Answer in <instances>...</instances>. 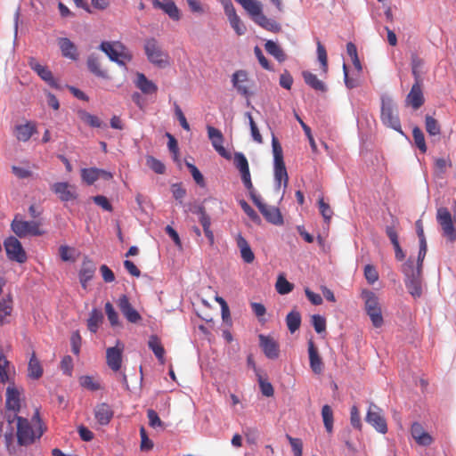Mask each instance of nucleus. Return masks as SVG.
Segmentation results:
<instances>
[{
  "mask_svg": "<svg viewBox=\"0 0 456 456\" xmlns=\"http://www.w3.org/2000/svg\"><path fill=\"white\" fill-rule=\"evenodd\" d=\"M411 434L413 439L419 445L428 446L431 444L433 442L431 436L428 432H426L423 427L418 422H414L411 425Z\"/></svg>",
  "mask_w": 456,
  "mask_h": 456,
  "instance_id": "obj_27",
  "label": "nucleus"
},
{
  "mask_svg": "<svg viewBox=\"0 0 456 456\" xmlns=\"http://www.w3.org/2000/svg\"><path fill=\"white\" fill-rule=\"evenodd\" d=\"M235 1L244 8L252 20L261 28L274 33L281 31V25L263 13V5L261 2L257 0Z\"/></svg>",
  "mask_w": 456,
  "mask_h": 456,
  "instance_id": "obj_1",
  "label": "nucleus"
},
{
  "mask_svg": "<svg viewBox=\"0 0 456 456\" xmlns=\"http://www.w3.org/2000/svg\"><path fill=\"white\" fill-rule=\"evenodd\" d=\"M381 120L384 125L389 126L395 131H401V122L398 115L394 111L392 103L390 101L382 102L381 107Z\"/></svg>",
  "mask_w": 456,
  "mask_h": 456,
  "instance_id": "obj_17",
  "label": "nucleus"
},
{
  "mask_svg": "<svg viewBox=\"0 0 456 456\" xmlns=\"http://www.w3.org/2000/svg\"><path fill=\"white\" fill-rule=\"evenodd\" d=\"M241 175V180L244 186L249 192L250 198L253 199L254 196H256L252 181L250 176L249 167L240 172Z\"/></svg>",
  "mask_w": 456,
  "mask_h": 456,
  "instance_id": "obj_50",
  "label": "nucleus"
},
{
  "mask_svg": "<svg viewBox=\"0 0 456 456\" xmlns=\"http://www.w3.org/2000/svg\"><path fill=\"white\" fill-rule=\"evenodd\" d=\"M318 206L320 213L322 216L324 221L329 224L333 215L332 209L330 208V205L324 201L323 198L319 199Z\"/></svg>",
  "mask_w": 456,
  "mask_h": 456,
  "instance_id": "obj_51",
  "label": "nucleus"
},
{
  "mask_svg": "<svg viewBox=\"0 0 456 456\" xmlns=\"http://www.w3.org/2000/svg\"><path fill=\"white\" fill-rule=\"evenodd\" d=\"M37 133V126L34 122L31 121H27L25 124L16 125L13 130V134L16 139L23 142H28L31 136Z\"/></svg>",
  "mask_w": 456,
  "mask_h": 456,
  "instance_id": "obj_23",
  "label": "nucleus"
},
{
  "mask_svg": "<svg viewBox=\"0 0 456 456\" xmlns=\"http://www.w3.org/2000/svg\"><path fill=\"white\" fill-rule=\"evenodd\" d=\"M424 102L422 81H415L406 96L405 103L413 110H418L424 104Z\"/></svg>",
  "mask_w": 456,
  "mask_h": 456,
  "instance_id": "obj_19",
  "label": "nucleus"
},
{
  "mask_svg": "<svg viewBox=\"0 0 456 456\" xmlns=\"http://www.w3.org/2000/svg\"><path fill=\"white\" fill-rule=\"evenodd\" d=\"M365 420L379 433L386 434L387 432V425L382 410L374 403H370Z\"/></svg>",
  "mask_w": 456,
  "mask_h": 456,
  "instance_id": "obj_8",
  "label": "nucleus"
},
{
  "mask_svg": "<svg viewBox=\"0 0 456 456\" xmlns=\"http://www.w3.org/2000/svg\"><path fill=\"white\" fill-rule=\"evenodd\" d=\"M224 13L228 18L231 27L238 36L244 35L247 28L240 18L238 16L233 4L231 0H220Z\"/></svg>",
  "mask_w": 456,
  "mask_h": 456,
  "instance_id": "obj_11",
  "label": "nucleus"
},
{
  "mask_svg": "<svg viewBox=\"0 0 456 456\" xmlns=\"http://www.w3.org/2000/svg\"><path fill=\"white\" fill-rule=\"evenodd\" d=\"M232 84L241 96L248 98L252 95L251 83L246 70L240 69L235 71L232 76Z\"/></svg>",
  "mask_w": 456,
  "mask_h": 456,
  "instance_id": "obj_13",
  "label": "nucleus"
},
{
  "mask_svg": "<svg viewBox=\"0 0 456 456\" xmlns=\"http://www.w3.org/2000/svg\"><path fill=\"white\" fill-rule=\"evenodd\" d=\"M236 242L243 261L247 264H251L255 259V255L247 240L241 234H238Z\"/></svg>",
  "mask_w": 456,
  "mask_h": 456,
  "instance_id": "obj_29",
  "label": "nucleus"
},
{
  "mask_svg": "<svg viewBox=\"0 0 456 456\" xmlns=\"http://www.w3.org/2000/svg\"><path fill=\"white\" fill-rule=\"evenodd\" d=\"M135 86L145 94H155L158 91V86L142 73H137Z\"/></svg>",
  "mask_w": 456,
  "mask_h": 456,
  "instance_id": "obj_30",
  "label": "nucleus"
},
{
  "mask_svg": "<svg viewBox=\"0 0 456 456\" xmlns=\"http://www.w3.org/2000/svg\"><path fill=\"white\" fill-rule=\"evenodd\" d=\"M265 51L273 55L279 62H283L286 60V54L282 48L272 40L266 41L265 44Z\"/></svg>",
  "mask_w": 456,
  "mask_h": 456,
  "instance_id": "obj_36",
  "label": "nucleus"
},
{
  "mask_svg": "<svg viewBox=\"0 0 456 456\" xmlns=\"http://www.w3.org/2000/svg\"><path fill=\"white\" fill-rule=\"evenodd\" d=\"M51 191L61 201H70L77 199V187L68 182H58L51 185Z\"/></svg>",
  "mask_w": 456,
  "mask_h": 456,
  "instance_id": "obj_16",
  "label": "nucleus"
},
{
  "mask_svg": "<svg viewBox=\"0 0 456 456\" xmlns=\"http://www.w3.org/2000/svg\"><path fill=\"white\" fill-rule=\"evenodd\" d=\"M174 109H175V117L176 118L178 119L181 126L186 130V131H190V125L183 112V110H181L180 106L175 102L174 103Z\"/></svg>",
  "mask_w": 456,
  "mask_h": 456,
  "instance_id": "obj_62",
  "label": "nucleus"
},
{
  "mask_svg": "<svg viewBox=\"0 0 456 456\" xmlns=\"http://www.w3.org/2000/svg\"><path fill=\"white\" fill-rule=\"evenodd\" d=\"M312 323L317 333H322L326 329V321L325 319L318 314H314L312 316Z\"/></svg>",
  "mask_w": 456,
  "mask_h": 456,
  "instance_id": "obj_63",
  "label": "nucleus"
},
{
  "mask_svg": "<svg viewBox=\"0 0 456 456\" xmlns=\"http://www.w3.org/2000/svg\"><path fill=\"white\" fill-rule=\"evenodd\" d=\"M302 77L304 78L305 83L314 90L322 93L327 91V86H325V84L322 80H320L317 77V76L314 75V73L308 70H304L302 72Z\"/></svg>",
  "mask_w": 456,
  "mask_h": 456,
  "instance_id": "obj_31",
  "label": "nucleus"
},
{
  "mask_svg": "<svg viewBox=\"0 0 456 456\" xmlns=\"http://www.w3.org/2000/svg\"><path fill=\"white\" fill-rule=\"evenodd\" d=\"M261 393L267 397L273 396L274 390L273 385L262 377L260 373H256Z\"/></svg>",
  "mask_w": 456,
  "mask_h": 456,
  "instance_id": "obj_49",
  "label": "nucleus"
},
{
  "mask_svg": "<svg viewBox=\"0 0 456 456\" xmlns=\"http://www.w3.org/2000/svg\"><path fill=\"white\" fill-rule=\"evenodd\" d=\"M251 200L267 222L274 225H281L283 224V217L278 208L265 204L257 195L254 196Z\"/></svg>",
  "mask_w": 456,
  "mask_h": 456,
  "instance_id": "obj_9",
  "label": "nucleus"
},
{
  "mask_svg": "<svg viewBox=\"0 0 456 456\" xmlns=\"http://www.w3.org/2000/svg\"><path fill=\"white\" fill-rule=\"evenodd\" d=\"M240 205L246 215L253 221L255 224H259L261 223V218L257 215V213L245 201L240 200Z\"/></svg>",
  "mask_w": 456,
  "mask_h": 456,
  "instance_id": "obj_55",
  "label": "nucleus"
},
{
  "mask_svg": "<svg viewBox=\"0 0 456 456\" xmlns=\"http://www.w3.org/2000/svg\"><path fill=\"white\" fill-rule=\"evenodd\" d=\"M86 63H87L88 69L95 76H97L99 77H102V78L109 77L107 71L101 69V62H100L99 58L96 55L91 54L87 58Z\"/></svg>",
  "mask_w": 456,
  "mask_h": 456,
  "instance_id": "obj_35",
  "label": "nucleus"
},
{
  "mask_svg": "<svg viewBox=\"0 0 456 456\" xmlns=\"http://www.w3.org/2000/svg\"><path fill=\"white\" fill-rule=\"evenodd\" d=\"M350 422L351 425L356 428L361 430L362 429V421H361V416L359 409L356 405H353L350 410Z\"/></svg>",
  "mask_w": 456,
  "mask_h": 456,
  "instance_id": "obj_57",
  "label": "nucleus"
},
{
  "mask_svg": "<svg viewBox=\"0 0 456 456\" xmlns=\"http://www.w3.org/2000/svg\"><path fill=\"white\" fill-rule=\"evenodd\" d=\"M234 165L240 172L249 167L247 158L245 157V155L243 153H240V152L235 153Z\"/></svg>",
  "mask_w": 456,
  "mask_h": 456,
  "instance_id": "obj_64",
  "label": "nucleus"
},
{
  "mask_svg": "<svg viewBox=\"0 0 456 456\" xmlns=\"http://www.w3.org/2000/svg\"><path fill=\"white\" fill-rule=\"evenodd\" d=\"M4 244L6 255L10 260L16 261L20 264H23L27 261V254L16 237H8Z\"/></svg>",
  "mask_w": 456,
  "mask_h": 456,
  "instance_id": "obj_10",
  "label": "nucleus"
},
{
  "mask_svg": "<svg viewBox=\"0 0 456 456\" xmlns=\"http://www.w3.org/2000/svg\"><path fill=\"white\" fill-rule=\"evenodd\" d=\"M28 65L42 80L47 83L51 87L58 89L60 88L59 84L53 77L52 71L46 67L43 66L34 58L30 57L28 60Z\"/></svg>",
  "mask_w": 456,
  "mask_h": 456,
  "instance_id": "obj_18",
  "label": "nucleus"
},
{
  "mask_svg": "<svg viewBox=\"0 0 456 456\" xmlns=\"http://www.w3.org/2000/svg\"><path fill=\"white\" fill-rule=\"evenodd\" d=\"M77 116L81 121L87 124L91 127H101L102 126V121L94 115L87 112L85 110H79L77 111Z\"/></svg>",
  "mask_w": 456,
  "mask_h": 456,
  "instance_id": "obj_39",
  "label": "nucleus"
},
{
  "mask_svg": "<svg viewBox=\"0 0 456 456\" xmlns=\"http://www.w3.org/2000/svg\"><path fill=\"white\" fill-rule=\"evenodd\" d=\"M40 221H24L16 216L11 224L12 232L20 238L27 236H40L45 233L41 229Z\"/></svg>",
  "mask_w": 456,
  "mask_h": 456,
  "instance_id": "obj_6",
  "label": "nucleus"
},
{
  "mask_svg": "<svg viewBox=\"0 0 456 456\" xmlns=\"http://www.w3.org/2000/svg\"><path fill=\"white\" fill-rule=\"evenodd\" d=\"M422 60L419 59L416 54H412L411 56V73L414 77L415 81H422L420 76V68L422 66Z\"/></svg>",
  "mask_w": 456,
  "mask_h": 456,
  "instance_id": "obj_53",
  "label": "nucleus"
},
{
  "mask_svg": "<svg viewBox=\"0 0 456 456\" xmlns=\"http://www.w3.org/2000/svg\"><path fill=\"white\" fill-rule=\"evenodd\" d=\"M100 177L99 168L91 167V168H83L81 170V178L83 182H85L88 185H92L94 182H96Z\"/></svg>",
  "mask_w": 456,
  "mask_h": 456,
  "instance_id": "obj_43",
  "label": "nucleus"
},
{
  "mask_svg": "<svg viewBox=\"0 0 456 456\" xmlns=\"http://www.w3.org/2000/svg\"><path fill=\"white\" fill-rule=\"evenodd\" d=\"M308 354L310 368L313 372L315 374L322 373L323 370V362L313 340L308 341Z\"/></svg>",
  "mask_w": 456,
  "mask_h": 456,
  "instance_id": "obj_25",
  "label": "nucleus"
},
{
  "mask_svg": "<svg viewBox=\"0 0 456 456\" xmlns=\"http://www.w3.org/2000/svg\"><path fill=\"white\" fill-rule=\"evenodd\" d=\"M12 312V299L9 296L0 301V325L6 322V319L11 316Z\"/></svg>",
  "mask_w": 456,
  "mask_h": 456,
  "instance_id": "obj_40",
  "label": "nucleus"
},
{
  "mask_svg": "<svg viewBox=\"0 0 456 456\" xmlns=\"http://www.w3.org/2000/svg\"><path fill=\"white\" fill-rule=\"evenodd\" d=\"M286 438L288 439L294 456H302L303 454V442L299 438L292 437L289 435H286Z\"/></svg>",
  "mask_w": 456,
  "mask_h": 456,
  "instance_id": "obj_52",
  "label": "nucleus"
},
{
  "mask_svg": "<svg viewBox=\"0 0 456 456\" xmlns=\"http://www.w3.org/2000/svg\"><path fill=\"white\" fill-rule=\"evenodd\" d=\"M94 417L100 425L105 426L112 419L113 411L109 404L102 403L95 407Z\"/></svg>",
  "mask_w": 456,
  "mask_h": 456,
  "instance_id": "obj_28",
  "label": "nucleus"
},
{
  "mask_svg": "<svg viewBox=\"0 0 456 456\" xmlns=\"http://www.w3.org/2000/svg\"><path fill=\"white\" fill-rule=\"evenodd\" d=\"M426 130L430 135H439L441 133V126L437 120L433 117L427 115L425 118Z\"/></svg>",
  "mask_w": 456,
  "mask_h": 456,
  "instance_id": "obj_47",
  "label": "nucleus"
},
{
  "mask_svg": "<svg viewBox=\"0 0 456 456\" xmlns=\"http://www.w3.org/2000/svg\"><path fill=\"white\" fill-rule=\"evenodd\" d=\"M245 116L248 118L251 136H252L253 140L256 143H259V144L263 143V137H262V135H261V134L259 132V129H258L256 122L253 119V117H252L251 113L250 112H246Z\"/></svg>",
  "mask_w": 456,
  "mask_h": 456,
  "instance_id": "obj_48",
  "label": "nucleus"
},
{
  "mask_svg": "<svg viewBox=\"0 0 456 456\" xmlns=\"http://www.w3.org/2000/svg\"><path fill=\"white\" fill-rule=\"evenodd\" d=\"M436 219L442 228L443 234L451 241L455 240L456 229L454 227L450 211L446 208H438Z\"/></svg>",
  "mask_w": 456,
  "mask_h": 456,
  "instance_id": "obj_12",
  "label": "nucleus"
},
{
  "mask_svg": "<svg viewBox=\"0 0 456 456\" xmlns=\"http://www.w3.org/2000/svg\"><path fill=\"white\" fill-rule=\"evenodd\" d=\"M23 390L18 388L13 383L10 384L5 392V410L13 413L20 411Z\"/></svg>",
  "mask_w": 456,
  "mask_h": 456,
  "instance_id": "obj_14",
  "label": "nucleus"
},
{
  "mask_svg": "<svg viewBox=\"0 0 456 456\" xmlns=\"http://www.w3.org/2000/svg\"><path fill=\"white\" fill-rule=\"evenodd\" d=\"M95 265L89 258L86 257L83 260L81 268L79 270V281L83 289H86L88 282L94 278L95 273Z\"/></svg>",
  "mask_w": 456,
  "mask_h": 456,
  "instance_id": "obj_24",
  "label": "nucleus"
},
{
  "mask_svg": "<svg viewBox=\"0 0 456 456\" xmlns=\"http://www.w3.org/2000/svg\"><path fill=\"white\" fill-rule=\"evenodd\" d=\"M286 323L291 333L297 331L301 324V315L297 311H291L286 316Z\"/></svg>",
  "mask_w": 456,
  "mask_h": 456,
  "instance_id": "obj_42",
  "label": "nucleus"
},
{
  "mask_svg": "<svg viewBox=\"0 0 456 456\" xmlns=\"http://www.w3.org/2000/svg\"><path fill=\"white\" fill-rule=\"evenodd\" d=\"M152 4L155 8L164 11L172 20H180V11L173 0H152Z\"/></svg>",
  "mask_w": 456,
  "mask_h": 456,
  "instance_id": "obj_26",
  "label": "nucleus"
},
{
  "mask_svg": "<svg viewBox=\"0 0 456 456\" xmlns=\"http://www.w3.org/2000/svg\"><path fill=\"white\" fill-rule=\"evenodd\" d=\"M412 137L414 140L415 145L418 149L425 153L427 151V145L425 142V136L422 130L419 126H414L412 129Z\"/></svg>",
  "mask_w": 456,
  "mask_h": 456,
  "instance_id": "obj_46",
  "label": "nucleus"
},
{
  "mask_svg": "<svg viewBox=\"0 0 456 456\" xmlns=\"http://www.w3.org/2000/svg\"><path fill=\"white\" fill-rule=\"evenodd\" d=\"M274 178L278 188L281 187L282 182L284 188L288 186L289 175L284 161L274 162Z\"/></svg>",
  "mask_w": 456,
  "mask_h": 456,
  "instance_id": "obj_34",
  "label": "nucleus"
},
{
  "mask_svg": "<svg viewBox=\"0 0 456 456\" xmlns=\"http://www.w3.org/2000/svg\"><path fill=\"white\" fill-rule=\"evenodd\" d=\"M11 363L0 348V381L6 383L10 379Z\"/></svg>",
  "mask_w": 456,
  "mask_h": 456,
  "instance_id": "obj_41",
  "label": "nucleus"
},
{
  "mask_svg": "<svg viewBox=\"0 0 456 456\" xmlns=\"http://www.w3.org/2000/svg\"><path fill=\"white\" fill-rule=\"evenodd\" d=\"M275 288L279 294L286 295L293 290L294 285L288 281L284 275L280 274L277 278Z\"/></svg>",
  "mask_w": 456,
  "mask_h": 456,
  "instance_id": "obj_45",
  "label": "nucleus"
},
{
  "mask_svg": "<svg viewBox=\"0 0 456 456\" xmlns=\"http://www.w3.org/2000/svg\"><path fill=\"white\" fill-rule=\"evenodd\" d=\"M102 320V313L98 309H93L87 320L88 330L93 333H96Z\"/></svg>",
  "mask_w": 456,
  "mask_h": 456,
  "instance_id": "obj_38",
  "label": "nucleus"
},
{
  "mask_svg": "<svg viewBox=\"0 0 456 456\" xmlns=\"http://www.w3.org/2000/svg\"><path fill=\"white\" fill-rule=\"evenodd\" d=\"M364 276L370 284H373L379 280V273H378L376 268L370 265H365Z\"/></svg>",
  "mask_w": 456,
  "mask_h": 456,
  "instance_id": "obj_61",
  "label": "nucleus"
},
{
  "mask_svg": "<svg viewBox=\"0 0 456 456\" xmlns=\"http://www.w3.org/2000/svg\"><path fill=\"white\" fill-rule=\"evenodd\" d=\"M148 346L150 349L152 350L155 356L162 363L164 362V355H165V349L160 342V339L155 336L152 335L150 337Z\"/></svg>",
  "mask_w": 456,
  "mask_h": 456,
  "instance_id": "obj_37",
  "label": "nucleus"
},
{
  "mask_svg": "<svg viewBox=\"0 0 456 456\" xmlns=\"http://www.w3.org/2000/svg\"><path fill=\"white\" fill-rule=\"evenodd\" d=\"M208 130V135L209 140L211 141L212 146L214 149L223 157L225 159H230V153L226 151V149L224 147V135L222 132L211 126H207Z\"/></svg>",
  "mask_w": 456,
  "mask_h": 456,
  "instance_id": "obj_20",
  "label": "nucleus"
},
{
  "mask_svg": "<svg viewBox=\"0 0 456 456\" xmlns=\"http://www.w3.org/2000/svg\"><path fill=\"white\" fill-rule=\"evenodd\" d=\"M80 385L91 391H96L100 389V384L94 380V379L90 376H82L79 379Z\"/></svg>",
  "mask_w": 456,
  "mask_h": 456,
  "instance_id": "obj_58",
  "label": "nucleus"
},
{
  "mask_svg": "<svg viewBox=\"0 0 456 456\" xmlns=\"http://www.w3.org/2000/svg\"><path fill=\"white\" fill-rule=\"evenodd\" d=\"M322 417L324 427L328 433H331L333 430V411L330 405L325 404L322 409Z\"/></svg>",
  "mask_w": 456,
  "mask_h": 456,
  "instance_id": "obj_44",
  "label": "nucleus"
},
{
  "mask_svg": "<svg viewBox=\"0 0 456 456\" xmlns=\"http://www.w3.org/2000/svg\"><path fill=\"white\" fill-rule=\"evenodd\" d=\"M317 55L318 60L321 62L322 69L324 73L328 71V58L327 52L325 47L322 45L320 41L317 42Z\"/></svg>",
  "mask_w": 456,
  "mask_h": 456,
  "instance_id": "obj_54",
  "label": "nucleus"
},
{
  "mask_svg": "<svg viewBox=\"0 0 456 456\" xmlns=\"http://www.w3.org/2000/svg\"><path fill=\"white\" fill-rule=\"evenodd\" d=\"M361 297L364 301L366 314L370 317L373 326L375 328L381 327L384 323V320L379 297L373 291L363 289L361 293Z\"/></svg>",
  "mask_w": 456,
  "mask_h": 456,
  "instance_id": "obj_4",
  "label": "nucleus"
},
{
  "mask_svg": "<svg viewBox=\"0 0 456 456\" xmlns=\"http://www.w3.org/2000/svg\"><path fill=\"white\" fill-rule=\"evenodd\" d=\"M117 304L121 313L129 322L136 323L141 321L142 317L140 314L132 306L126 295L120 296Z\"/></svg>",
  "mask_w": 456,
  "mask_h": 456,
  "instance_id": "obj_22",
  "label": "nucleus"
},
{
  "mask_svg": "<svg viewBox=\"0 0 456 456\" xmlns=\"http://www.w3.org/2000/svg\"><path fill=\"white\" fill-rule=\"evenodd\" d=\"M44 433V428L37 427L34 429L29 421L25 418H18L17 424V440L20 445H29L35 442L37 438H40Z\"/></svg>",
  "mask_w": 456,
  "mask_h": 456,
  "instance_id": "obj_5",
  "label": "nucleus"
},
{
  "mask_svg": "<svg viewBox=\"0 0 456 456\" xmlns=\"http://www.w3.org/2000/svg\"><path fill=\"white\" fill-rule=\"evenodd\" d=\"M258 338L265 355L272 360L278 358L280 353L278 342L273 338L263 334H260Z\"/></svg>",
  "mask_w": 456,
  "mask_h": 456,
  "instance_id": "obj_21",
  "label": "nucleus"
},
{
  "mask_svg": "<svg viewBox=\"0 0 456 456\" xmlns=\"http://www.w3.org/2000/svg\"><path fill=\"white\" fill-rule=\"evenodd\" d=\"M147 166L157 174H163L165 172L164 164L154 157H148L146 159Z\"/></svg>",
  "mask_w": 456,
  "mask_h": 456,
  "instance_id": "obj_59",
  "label": "nucleus"
},
{
  "mask_svg": "<svg viewBox=\"0 0 456 456\" xmlns=\"http://www.w3.org/2000/svg\"><path fill=\"white\" fill-rule=\"evenodd\" d=\"M58 44L64 57L71 60L77 59V47L69 38L61 37L59 39Z\"/></svg>",
  "mask_w": 456,
  "mask_h": 456,
  "instance_id": "obj_32",
  "label": "nucleus"
},
{
  "mask_svg": "<svg viewBox=\"0 0 456 456\" xmlns=\"http://www.w3.org/2000/svg\"><path fill=\"white\" fill-rule=\"evenodd\" d=\"M110 61L117 62L118 65L125 66L129 62L133 55L130 51L119 41H103L99 46Z\"/></svg>",
  "mask_w": 456,
  "mask_h": 456,
  "instance_id": "obj_3",
  "label": "nucleus"
},
{
  "mask_svg": "<svg viewBox=\"0 0 456 456\" xmlns=\"http://www.w3.org/2000/svg\"><path fill=\"white\" fill-rule=\"evenodd\" d=\"M105 313L107 314L108 320L110 322L111 326L114 327V326H118L119 324L118 314L115 311L111 303L107 302L105 304Z\"/></svg>",
  "mask_w": 456,
  "mask_h": 456,
  "instance_id": "obj_56",
  "label": "nucleus"
},
{
  "mask_svg": "<svg viewBox=\"0 0 456 456\" xmlns=\"http://www.w3.org/2000/svg\"><path fill=\"white\" fill-rule=\"evenodd\" d=\"M405 275V286L409 293L414 297H420L422 295V269L414 267L413 261L408 259L402 266Z\"/></svg>",
  "mask_w": 456,
  "mask_h": 456,
  "instance_id": "obj_2",
  "label": "nucleus"
},
{
  "mask_svg": "<svg viewBox=\"0 0 456 456\" xmlns=\"http://www.w3.org/2000/svg\"><path fill=\"white\" fill-rule=\"evenodd\" d=\"M42 375L43 367L40 361L36 356L35 352H33L28 365V376L32 379H38Z\"/></svg>",
  "mask_w": 456,
  "mask_h": 456,
  "instance_id": "obj_33",
  "label": "nucleus"
},
{
  "mask_svg": "<svg viewBox=\"0 0 456 456\" xmlns=\"http://www.w3.org/2000/svg\"><path fill=\"white\" fill-rule=\"evenodd\" d=\"M144 51L149 61L152 64L165 67L168 63L167 54L162 51L159 42L154 37L145 40Z\"/></svg>",
  "mask_w": 456,
  "mask_h": 456,
  "instance_id": "obj_7",
  "label": "nucleus"
},
{
  "mask_svg": "<svg viewBox=\"0 0 456 456\" xmlns=\"http://www.w3.org/2000/svg\"><path fill=\"white\" fill-rule=\"evenodd\" d=\"M272 146H273V153L274 162L284 161L282 148H281L278 139L274 135H273Z\"/></svg>",
  "mask_w": 456,
  "mask_h": 456,
  "instance_id": "obj_60",
  "label": "nucleus"
},
{
  "mask_svg": "<svg viewBox=\"0 0 456 456\" xmlns=\"http://www.w3.org/2000/svg\"><path fill=\"white\" fill-rule=\"evenodd\" d=\"M124 349V344L118 340L115 346L109 347L106 350L107 365L115 372L121 369Z\"/></svg>",
  "mask_w": 456,
  "mask_h": 456,
  "instance_id": "obj_15",
  "label": "nucleus"
}]
</instances>
